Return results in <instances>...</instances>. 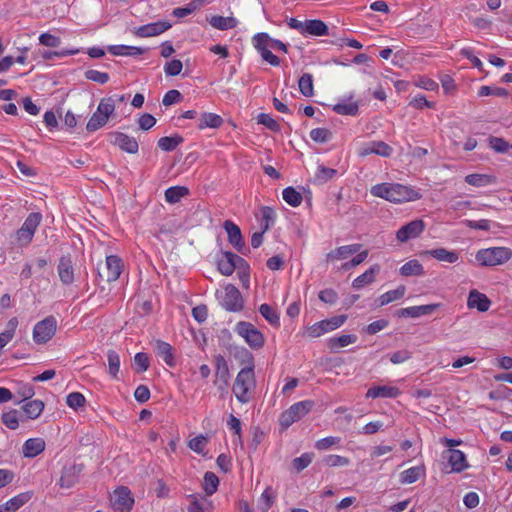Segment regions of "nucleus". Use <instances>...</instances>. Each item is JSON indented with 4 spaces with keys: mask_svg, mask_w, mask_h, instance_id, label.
I'll use <instances>...</instances> for the list:
<instances>
[{
    "mask_svg": "<svg viewBox=\"0 0 512 512\" xmlns=\"http://www.w3.org/2000/svg\"><path fill=\"white\" fill-rule=\"evenodd\" d=\"M370 193L391 203L412 202L422 198L419 189L400 183H380L371 187Z\"/></svg>",
    "mask_w": 512,
    "mask_h": 512,
    "instance_id": "obj_1",
    "label": "nucleus"
},
{
    "mask_svg": "<svg viewBox=\"0 0 512 512\" xmlns=\"http://www.w3.org/2000/svg\"><path fill=\"white\" fill-rule=\"evenodd\" d=\"M255 385L254 366L250 363L248 366L242 368L236 375L232 391L241 404H246L252 398Z\"/></svg>",
    "mask_w": 512,
    "mask_h": 512,
    "instance_id": "obj_2",
    "label": "nucleus"
},
{
    "mask_svg": "<svg viewBox=\"0 0 512 512\" xmlns=\"http://www.w3.org/2000/svg\"><path fill=\"white\" fill-rule=\"evenodd\" d=\"M512 258V250L509 247L497 246L480 249L475 259L480 266L493 267L503 265Z\"/></svg>",
    "mask_w": 512,
    "mask_h": 512,
    "instance_id": "obj_3",
    "label": "nucleus"
},
{
    "mask_svg": "<svg viewBox=\"0 0 512 512\" xmlns=\"http://www.w3.org/2000/svg\"><path fill=\"white\" fill-rule=\"evenodd\" d=\"M115 111V101L112 97L102 98L97 106L96 111L92 114L87 122L86 129L89 132H95L105 126L109 117Z\"/></svg>",
    "mask_w": 512,
    "mask_h": 512,
    "instance_id": "obj_4",
    "label": "nucleus"
},
{
    "mask_svg": "<svg viewBox=\"0 0 512 512\" xmlns=\"http://www.w3.org/2000/svg\"><path fill=\"white\" fill-rule=\"evenodd\" d=\"M234 332L243 338L245 343L253 350L261 349L265 344L263 333L250 322H238L234 327Z\"/></svg>",
    "mask_w": 512,
    "mask_h": 512,
    "instance_id": "obj_5",
    "label": "nucleus"
},
{
    "mask_svg": "<svg viewBox=\"0 0 512 512\" xmlns=\"http://www.w3.org/2000/svg\"><path fill=\"white\" fill-rule=\"evenodd\" d=\"M312 400H303L291 405L287 410L282 412L279 417V423L283 429L289 428L293 423L304 418L313 408Z\"/></svg>",
    "mask_w": 512,
    "mask_h": 512,
    "instance_id": "obj_6",
    "label": "nucleus"
},
{
    "mask_svg": "<svg viewBox=\"0 0 512 512\" xmlns=\"http://www.w3.org/2000/svg\"><path fill=\"white\" fill-rule=\"evenodd\" d=\"M58 327L57 319L50 315L37 322L32 331L33 341L38 345L48 343L56 334Z\"/></svg>",
    "mask_w": 512,
    "mask_h": 512,
    "instance_id": "obj_7",
    "label": "nucleus"
},
{
    "mask_svg": "<svg viewBox=\"0 0 512 512\" xmlns=\"http://www.w3.org/2000/svg\"><path fill=\"white\" fill-rule=\"evenodd\" d=\"M221 306L227 311L238 312L243 308V299L240 291L232 284H228L222 291L217 292Z\"/></svg>",
    "mask_w": 512,
    "mask_h": 512,
    "instance_id": "obj_8",
    "label": "nucleus"
},
{
    "mask_svg": "<svg viewBox=\"0 0 512 512\" xmlns=\"http://www.w3.org/2000/svg\"><path fill=\"white\" fill-rule=\"evenodd\" d=\"M346 319L347 317L345 315L333 316L307 327L306 332L309 337L318 338L341 327L345 323Z\"/></svg>",
    "mask_w": 512,
    "mask_h": 512,
    "instance_id": "obj_9",
    "label": "nucleus"
},
{
    "mask_svg": "<svg viewBox=\"0 0 512 512\" xmlns=\"http://www.w3.org/2000/svg\"><path fill=\"white\" fill-rule=\"evenodd\" d=\"M135 500L128 487L120 486L111 495V506L115 512H130Z\"/></svg>",
    "mask_w": 512,
    "mask_h": 512,
    "instance_id": "obj_10",
    "label": "nucleus"
},
{
    "mask_svg": "<svg viewBox=\"0 0 512 512\" xmlns=\"http://www.w3.org/2000/svg\"><path fill=\"white\" fill-rule=\"evenodd\" d=\"M270 36L265 33H257L252 38L254 48L260 54L261 58L272 66H279L280 60L274 55L269 47Z\"/></svg>",
    "mask_w": 512,
    "mask_h": 512,
    "instance_id": "obj_11",
    "label": "nucleus"
},
{
    "mask_svg": "<svg viewBox=\"0 0 512 512\" xmlns=\"http://www.w3.org/2000/svg\"><path fill=\"white\" fill-rule=\"evenodd\" d=\"M425 230V223L422 219H416L400 227L396 232V239L405 243L419 237Z\"/></svg>",
    "mask_w": 512,
    "mask_h": 512,
    "instance_id": "obj_12",
    "label": "nucleus"
},
{
    "mask_svg": "<svg viewBox=\"0 0 512 512\" xmlns=\"http://www.w3.org/2000/svg\"><path fill=\"white\" fill-rule=\"evenodd\" d=\"M244 264L245 260L242 257L232 252H224L218 260V270L222 275L230 276L236 268Z\"/></svg>",
    "mask_w": 512,
    "mask_h": 512,
    "instance_id": "obj_13",
    "label": "nucleus"
},
{
    "mask_svg": "<svg viewBox=\"0 0 512 512\" xmlns=\"http://www.w3.org/2000/svg\"><path fill=\"white\" fill-rule=\"evenodd\" d=\"M491 300L486 294L472 289L470 290L467 298V307L469 309H476L478 312H487L491 307Z\"/></svg>",
    "mask_w": 512,
    "mask_h": 512,
    "instance_id": "obj_14",
    "label": "nucleus"
},
{
    "mask_svg": "<svg viewBox=\"0 0 512 512\" xmlns=\"http://www.w3.org/2000/svg\"><path fill=\"white\" fill-rule=\"evenodd\" d=\"M401 390L395 385H378L370 387L366 392V398H397L401 395Z\"/></svg>",
    "mask_w": 512,
    "mask_h": 512,
    "instance_id": "obj_15",
    "label": "nucleus"
},
{
    "mask_svg": "<svg viewBox=\"0 0 512 512\" xmlns=\"http://www.w3.org/2000/svg\"><path fill=\"white\" fill-rule=\"evenodd\" d=\"M124 264L120 257L116 255L106 256L105 260V276L108 282L116 281L123 270Z\"/></svg>",
    "mask_w": 512,
    "mask_h": 512,
    "instance_id": "obj_16",
    "label": "nucleus"
},
{
    "mask_svg": "<svg viewBox=\"0 0 512 512\" xmlns=\"http://www.w3.org/2000/svg\"><path fill=\"white\" fill-rule=\"evenodd\" d=\"M171 27V24L167 21H158L142 25L135 30V34L138 37L146 38L153 37L162 34Z\"/></svg>",
    "mask_w": 512,
    "mask_h": 512,
    "instance_id": "obj_17",
    "label": "nucleus"
},
{
    "mask_svg": "<svg viewBox=\"0 0 512 512\" xmlns=\"http://www.w3.org/2000/svg\"><path fill=\"white\" fill-rule=\"evenodd\" d=\"M446 458L452 472L460 473L469 467L464 452L458 449H448Z\"/></svg>",
    "mask_w": 512,
    "mask_h": 512,
    "instance_id": "obj_18",
    "label": "nucleus"
},
{
    "mask_svg": "<svg viewBox=\"0 0 512 512\" xmlns=\"http://www.w3.org/2000/svg\"><path fill=\"white\" fill-rule=\"evenodd\" d=\"M223 227L227 233L230 244L238 251L242 252L245 243L240 228L231 220H226Z\"/></svg>",
    "mask_w": 512,
    "mask_h": 512,
    "instance_id": "obj_19",
    "label": "nucleus"
},
{
    "mask_svg": "<svg viewBox=\"0 0 512 512\" xmlns=\"http://www.w3.org/2000/svg\"><path fill=\"white\" fill-rule=\"evenodd\" d=\"M112 138V143L118 146L121 150L130 154L138 152L139 145L135 138L121 132L113 133Z\"/></svg>",
    "mask_w": 512,
    "mask_h": 512,
    "instance_id": "obj_20",
    "label": "nucleus"
},
{
    "mask_svg": "<svg viewBox=\"0 0 512 512\" xmlns=\"http://www.w3.org/2000/svg\"><path fill=\"white\" fill-rule=\"evenodd\" d=\"M440 307L439 303L420 305V306H411L400 309L397 314L399 317H412L418 318L424 315L431 314L437 308Z\"/></svg>",
    "mask_w": 512,
    "mask_h": 512,
    "instance_id": "obj_21",
    "label": "nucleus"
},
{
    "mask_svg": "<svg viewBox=\"0 0 512 512\" xmlns=\"http://www.w3.org/2000/svg\"><path fill=\"white\" fill-rule=\"evenodd\" d=\"M46 447V443L44 439L37 438H29L27 439L22 446V454L25 458H34L41 454Z\"/></svg>",
    "mask_w": 512,
    "mask_h": 512,
    "instance_id": "obj_22",
    "label": "nucleus"
},
{
    "mask_svg": "<svg viewBox=\"0 0 512 512\" xmlns=\"http://www.w3.org/2000/svg\"><path fill=\"white\" fill-rule=\"evenodd\" d=\"M58 275L64 285H70L74 281V269L69 257H62L58 264Z\"/></svg>",
    "mask_w": 512,
    "mask_h": 512,
    "instance_id": "obj_23",
    "label": "nucleus"
},
{
    "mask_svg": "<svg viewBox=\"0 0 512 512\" xmlns=\"http://www.w3.org/2000/svg\"><path fill=\"white\" fill-rule=\"evenodd\" d=\"M361 248L360 244H350L340 246L327 254L328 261H338L347 259L349 256L357 253Z\"/></svg>",
    "mask_w": 512,
    "mask_h": 512,
    "instance_id": "obj_24",
    "label": "nucleus"
},
{
    "mask_svg": "<svg viewBox=\"0 0 512 512\" xmlns=\"http://www.w3.org/2000/svg\"><path fill=\"white\" fill-rule=\"evenodd\" d=\"M426 469L423 464L410 467L400 473V482L402 484H412L417 482L420 478L425 477Z\"/></svg>",
    "mask_w": 512,
    "mask_h": 512,
    "instance_id": "obj_25",
    "label": "nucleus"
},
{
    "mask_svg": "<svg viewBox=\"0 0 512 512\" xmlns=\"http://www.w3.org/2000/svg\"><path fill=\"white\" fill-rule=\"evenodd\" d=\"M155 351L156 354L166 363V365L169 367H173L175 365L173 348L169 343L162 340H156Z\"/></svg>",
    "mask_w": 512,
    "mask_h": 512,
    "instance_id": "obj_26",
    "label": "nucleus"
},
{
    "mask_svg": "<svg viewBox=\"0 0 512 512\" xmlns=\"http://www.w3.org/2000/svg\"><path fill=\"white\" fill-rule=\"evenodd\" d=\"M423 254L430 255L438 261L447 263H456L460 258L459 253L445 248L427 250Z\"/></svg>",
    "mask_w": 512,
    "mask_h": 512,
    "instance_id": "obj_27",
    "label": "nucleus"
},
{
    "mask_svg": "<svg viewBox=\"0 0 512 512\" xmlns=\"http://www.w3.org/2000/svg\"><path fill=\"white\" fill-rule=\"evenodd\" d=\"M380 271L379 265L375 264L371 266L368 270H366L363 274L359 275L352 282V287L354 289H361L365 285H368L375 280L376 274Z\"/></svg>",
    "mask_w": 512,
    "mask_h": 512,
    "instance_id": "obj_28",
    "label": "nucleus"
},
{
    "mask_svg": "<svg viewBox=\"0 0 512 512\" xmlns=\"http://www.w3.org/2000/svg\"><path fill=\"white\" fill-rule=\"evenodd\" d=\"M328 34V27L327 25L317 19L313 20H305V26H304V36L311 35V36H325Z\"/></svg>",
    "mask_w": 512,
    "mask_h": 512,
    "instance_id": "obj_29",
    "label": "nucleus"
},
{
    "mask_svg": "<svg viewBox=\"0 0 512 512\" xmlns=\"http://www.w3.org/2000/svg\"><path fill=\"white\" fill-rule=\"evenodd\" d=\"M2 423L10 430H16L20 426V422L24 421L21 413L16 409L4 411L1 415Z\"/></svg>",
    "mask_w": 512,
    "mask_h": 512,
    "instance_id": "obj_30",
    "label": "nucleus"
},
{
    "mask_svg": "<svg viewBox=\"0 0 512 512\" xmlns=\"http://www.w3.org/2000/svg\"><path fill=\"white\" fill-rule=\"evenodd\" d=\"M209 24L217 30L225 31L235 28L238 25V20L232 16L224 17L216 15L209 19Z\"/></svg>",
    "mask_w": 512,
    "mask_h": 512,
    "instance_id": "obj_31",
    "label": "nucleus"
},
{
    "mask_svg": "<svg viewBox=\"0 0 512 512\" xmlns=\"http://www.w3.org/2000/svg\"><path fill=\"white\" fill-rule=\"evenodd\" d=\"M33 497V492L26 491L20 493L4 503L9 512H16L19 508L25 505Z\"/></svg>",
    "mask_w": 512,
    "mask_h": 512,
    "instance_id": "obj_32",
    "label": "nucleus"
},
{
    "mask_svg": "<svg viewBox=\"0 0 512 512\" xmlns=\"http://www.w3.org/2000/svg\"><path fill=\"white\" fill-rule=\"evenodd\" d=\"M43 409L44 403L38 399L28 401L22 406L26 419L30 420L37 419L43 412Z\"/></svg>",
    "mask_w": 512,
    "mask_h": 512,
    "instance_id": "obj_33",
    "label": "nucleus"
},
{
    "mask_svg": "<svg viewBox=\"0 0 512 512\" xmlns=\"http://www.w3.org/2000/svg\"><path fill=\"white\" fill-rule=\"evenodd\" d=\"M406 293V287L403 285L398 286L394 290L387 291L379 296L377 299L379 306H385L391 302L397 301L404 297Z\"/></svg>",
    "mask_w": 512,
    "mask_h": 512,
    "instance_id": "obj_34",
    "label": "nucleus"
},
{
    "mask_svg": "<svg viewBox=\"0 0 512 512\" xmlns=\"http://www.w3.org/2000/svg\"><path fill=\"white\" fill-rule=\"evenodd\" d=\"M465 182L474 187H485L496 182V178L490 174H469Z\"/></svg>",
    "mask_w": 512,
    "mask_h": 512,
    "instance_id": "obj_35",
    "label": "nucleus"
},
{
    "mask_svg": "<svg viewBox=\"0 0 512 512\" xmlns=\"http://www.w3.org/2000/svg\"><path fill=\"white\" fill-rule=\"evenodd\" d=\"M399 272L405 277L422 276L425 273L423 265L416 259L409 260L402 265Z\"/></svg>",
    "mask_w": 512,
    "mask_h": 512,
    "instance_id": "obj_36",
    "label": "nucleus"
},
{
    "mask_svg": "<svg viewBox=\"0 0 512 512\" xmlns=\"http://www.w3.org/2000/svg\"><path fill=\"white\" fill-rule=\"evenodd\" d=\"M78 481V471L75 466L65 468L61 474L59 485L62 488L69 489Z\"/></svg>",
    "mask_w": 512,
    "mask_h": 512,
    "instance_id": "obj_37",
    "label": "nucleus"
},
{
    "mask_svg": "<svg viewBox=\"0 0 512 512\" xmlns=\"http://www.w3.org/2000/svg\"><path fill=\"white\" fill-rule=\"evenodd\" d=\"M189 194V190L185 186L169 187L165 191V200L170 204L178 203L183 197Z\"/></svg>",
    "mask_w": 512,
    "mask_h": 512,
    "instance_id": "obj_38",
    "label": "nucleus"
},
{
    "mask_svg": "<svg viewBox=\"0 0 512 512\" xmlns=\"http://www.w3.org/2000/svg\"><path fill=\"white\" fill-rule=\"evenodd\" d=\"M223 119L215 113H203L199 118V129L218 128L222 125Z\"/></svg>",
    "mask_w": 512,
    "mask_h": 512,
    "instance_id": "obj_39",
    "label": "nucleus"
},
{
    "mask_svg": "<svg viewBox=\"0 0 512 512\" xmlns=\"http://www.w3.org/2000/svg\"><path fill=\"white\" fill-rule=\"evenodd\" d=\"M260 217V228L266 232L274 224L276 214L271 207L263 206L260 209Z\"/></svg>",
    "mask_w": 512,
    "mask_h": 512,
    "instance_id": "obj_40",
    "label": "nucleus"
},
{
    "mask_svg": "<svg viewBox=\"0 0 512 512\" xmlns=\"http://www.w3.org/2000/svg\"><path fill=\"white\" fill-rule=\"evenodd\" d=\"M283 200L291 207H298L303 200L302 194L294 187H287L282 191Z\"/></svg>",
    "mask_w": 512,
    "mask_h": 512,
    "instance_id": "obj_41",
    "label": "nucleus"
},
{
    "mask_svg": "<svg viewBox=\"0 0 512 512\" xmlns=\"http://www.w3.org/2000/svg\"><path fill=\"white\" fill-rule=\"evenodd\" d=\"M298 87L303 96L312 97L314 95L313 76L309 73H304L298 80Z\"/></svg>",
    "mask_w": 512,
    "mask_h": 512,
    "instance_id": "obj_42",
    "label": "nucleus"
},
{
    "mask_svg": "<svg viewBox=\"0 0 512 512\" xmlns=\"http://www.w3.org/2000/svg\"><path fill=\"white\" fill-rule=\"evenodd\" d=\"M259 313L273 326L280 325V317L277 311L269 304H261L259 307Z\"/></svg>",
    "mask_w": 512,
    "mask_h": 512,
    "instance_id": "obj_43",
    "label": "nucleus"
},
{
    "mask_svg": "<svg viewBox=\"0 0 512 512\" xmlns=\"http://www.w3.org/2000/svg\"><path fill=\"white\" fill-rule=\"evenodd\" d=\"M333 110L340 115L355 116L359 111V106L356 102L343 101L335 104Z\"/></svg>",
    "mask_w": 512,
    "mask_h": 512,
    "instance_id": "obj_44",
    "label": "nucleus"
},
{
    "mask_svg": "<svg viewBox=\"0 0 512 512\" xmlns=\"http://www.w3.org/2000/svg\"><path fill=\"white\" fill-rule=\"evenodd\" d=\"M215 377L219 380L230 379L228 363L221 355H218L215 359Z\"/></svg>",
    "mask_w": 512,
    "mask_h": 512,
    "instance_id": "obj_45",
    "label": "nucleus"
},
{
    "mask_svg": "<svg viewBox=\"0 0 512 512\" xmlns=\"http://www.w3.org/2000/svg\"><path fill=\"white\" fill-rule=\"evenodd\" d=\"M357 341V336L352 334H344L338 337H332L329 345L332 349L343 348Z\"/></svg>",
    "mask_w": 512,
    "mask_h": 512,
    "instance_id": "obj_46",
    "label": "nucleus"
},
{
    "mask_svg": "<svg viewBox=\"0 0 512 512\" xmlns=\"http://www.w3.org/2000/svg\"><path fill=\"white\" fill-rule=\"evenodd\" d=\"M219 485V479L213 472H206L204 475L203 489L209 496L213 495Z\"/></svg>",
    "mask_w": 512,
    "mask_h": 512,
    "instance_id": "obj_47",
    "label": "nucleus"
},
{
    "mask_svg": "<svg viewBox=\"0 0 512 512\" xmlns=\"http://www.w3.org/2000/svg\"><path fill=\"white\" fill-rule=\"evenodd\" d=\"M42 220V215L38 212L30 213L22 224V228L26 231L30 232L32 235L35 234L40 222Z\"/></svg>",
    "mask_w": 512,
    "mask_h": 512,
    "instance_id": "obj_48",
    "label": "nucleus"
},
{
    "mask_svg": "<svg viewBox=\"0 0 512 512\" xmlns=\"http://www.w3.org/2000/svg\"><path fill=\"white\" fill-rule=\"evenodd\" d=\"M108 368L111 377L116 378L120 371V356L114 350L107 352Z\"/></svg>",
    "mask_w": 512,
    "mask_h": 512,
    "instance_id": "obj_49",
    "label": "nucleus"
},
{
    "mask_svg": "<svg viewBox=\"0 0 512 512\" xmlns=\"http://www.w3.org/2000/svg\"><path fill=\"white\" fill-rule=\"evenodd\" d=\"M208 443V438L204 435H198L188 442V447L199 455H204V449Z\"/></svg>",
    "mask_w": 512,
    "mask_h": 512,
    "instance_id": "obj_50",
    "label": "nucleus"
},
{
    "mask_svg": "<svg viewBox=\"0 0 512 512\" xmlns=\"http://www.w3.org/2000/svg\"><path fill=\"white\" fill-rule=\"evenodd\" d=\"M341 442V438L337 436H328L321 438L315 442V448L320 451H325L333 446H338Z\"/></svg>",
    "mask_w": 512,
    "mask_h": 512,
    "instance_id": "obj_51",
    "label": "nucleus"
},
{
    "mask_svg": "<svg viewBox=\"0 0 512 512\" xmlns=\"http://www.w3.org/2000/svg\"><path fill=\"white\" fill-rule=\"evenodd\" d=\"M323 462L329 467H343L349 465L350 460L341 455L330 454L323 458Z\"/></svg>",
    "mask_w": 512,
    "mask_h": 512,
    "instance_id": "obj_52",
    "label": "nucleus"
},
{
    "mask_svg": "<svg viewBox=\"0 0 512 512\" xmlns=\"http://www.w3.org/2000/svg\"><path fill=\"white\" fill-rule=\"evenodd\" d=\"M86 402V399L83 394L80 392H72L67 395L66 397V404L74 409L77 410L80 407H83Z\"/></svg>",
    "mask_w": 512,
    "mask_h": 512,
    "instance_id": "obj_53",
    "label": "nucleus"
},
{
    "mask_svg": "<svg viewBox=\"0 0 512 512\" xmlns=\"http://www.w3.org/2000/svg\"><path fill=\"white\" fill-rule=\"evenodd\" d=\"M331 132L326 128H315L310 131V138L317 143H325L331 139Z\"/></svg>",
    "mask_w": 512,
    "mask_h": 512,
    "instance_id": "obj_54",
    "label": "nucleus"
},
{
    "mask_svg": "<svg viewBox=\"0 0 512 512\" xmlns=\"http://www.w3.org/2000/svg\"><path fill=\"white\" fill-rule=\"evenodd\" d=\"M85 78L99 83V84H105L109 81V74L106 72H101L95 69H89L85 72Z\"/></svg>",
    "mask_w": 512,
    "mask_h": 512,
    "instance_id": "obj_55",
    "label": "nucleus"
},
{
    "mask_svg": "<svg viewBox=\"0 0 512 512\" xmlns=\"http://www.w3.org/2000/svg\"><path fill=\"white\" fill-rule=\"evenodd\" d=\"M257 122L258 124H261L274 132H278L280 130L279 123L276 120H274L269 114L260 113L257 116Z\"/></svg>",
    "mask_w": 512,
    "mask_h": 512,
    "instance_id": "obj_56",
    "label": "nucleus"
},
{
    "mask_svg": "<svg viewBox=\"0 0 512 512\" xmlns=\"http://www.w3.org/2000/svg\"><path fill=\"white\" fill-rule=\"evenodd\" d=\"M181 142L179 137H161L158 140V147L163 151H172L174 150Z\"/></svg>",
    "mask_w": 512,
    "mask_h": 512,
    "instance_id": "obj_57",
    "label": "nucleus"
},
{
    "mask_svg": "<svg viewBox=\"0 0 512 512\" xmlns=\"http://www.w3.org/2000/svg\"><path fill=\"white\" fill-rule=\"evenodd\" d=\"M199 8V4L196 1H191L186 6L177 7L173 10V16L177 18H184L190 14H192L195 10Z\"/></svg>",
    "mask_w": 512,
    "mask_h": 512,
    "instance_id": "obj_58",
    "label": "nucleus"
},
{
    "mask_svg": "<svg viewBox=\"0 0 512 512\" xmlns=\"http://www.w3.org/2000/svg\"><path fill=\"white\" fill-rule=\"evenodd\" d=\"M274 500L273 491L271 488H266L264 492L261 494L259 499V508L263 512H267L269 508L272 506Z\"/></svg>",
    "mask_w": 512,
    "mask_h": 512,
    "instance_id": "obj_59",
    "label": "nucleus"
},
{
    "mask_svg": "<svg viewBox=\"0 0 512 512\" xmlns=\"http://www.w3.org/2000/svg\"><path fill=\"white\" fill-rule=\"evenodd\" d=\"M371 145L374 150V154L382 157H389L393 152L392 147L383 141H372Z\"/></svg>",
    "mask_w": 512,
    "mask_h": 512,
    "instance_id": "obj_60",
    "label": "nucleus"
},
{
    "mask_svg": "<svg viewBox=\"0 0 512 512\" xmlns=\"http://www.w3.org/2000/svg\"><path fill=\"white\" fill-rule=\"evenodd\" d=\"M38 40L40 44L50 48L58 47L61 43V39L58 36L47 32L40 34Z\"/></svg>",
    "mask_w": 512,
    "mask_h": 512,
    "instance_id": "obj_61",
    "label": "nucleus"
},
{
    "mask_svg": "<svg viewBox=\"0 0 512 512\" xmlns=\"http://www.w3.org/2000/svg\"><path fill=\"white\" fill-rule=\"evenodd\" d=\"M415 86L427 91H435L438 89V83L426 76H420L414 82Z\"/></svg>",
    "mask_w": 512,
    "mask_h": 512,
    "instance_id": "obj_62",
    "label": "nucleus"
},
{
    "mask_svg": "<svg viewBox=\"0 0 512 512\" xmlns=\"http://www.w3.org/2000/svg\"><path fill=\"white\" fill-rule=\"evenodd\" d=\"M183 64L178 59L168 61L164 66V72L167 76H177L181 73Z\"/></svg>",
    "mask_w": 512,
    "mask_h": 512,
    "instance_id": "obj_63",
    "label": "nucleus"
},
{
    "mask_svg": "<svg viewBox=\"0 0 512 512\" xmlns=\"http://www.w3.org/2000/svg\"><path fill=\"white\" fill-rule=\"evenodd\" d=\"M312 460V453H304L293 460V466L297 471H302L311 464Z\"/></svg>",
    "mask_w": 512,
    "mask_h": 512,
    "instance_id": "obj_64",
    "label": "nucleus"
}]
</instances>
